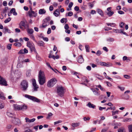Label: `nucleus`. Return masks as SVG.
I'll return each instance as SVG.
<instances>
[{
	"instance_id": "obj_50",
	"label": "nucleus",
	"mask_w": 132,
	"mask_h": 132,
	"mask_svg": "<svg viewBox=\"0 0 132 132\" xmlns=\"http://www.w3.org/2000/svg\"><path fill=\"white\" fill-rule=\"evenodd\" d=\"M41 37L43 38L44 40L46 42L48 41V38L47 37H44L43 36Z\"/></svg>"
},
{
	"instance_id": "obj_53",
	"label": "nucleus",
	"mask_w": 132,
	"mask_h": 132,
	"mask_svg": "<svg viewBox=\"0 0 132 132\" xmlns=\"http://www.w3.org/2000/svg\"><path fill=\"white\" fill-rule=\"evenodd\" d=\"M64 28L65 29H69V27L68 25L67 24H66L64 26Z\"/></svg>"
},
{
	"instance_id": "obj_8",
	"label": "nucleus",
	"mask_w": 132,
	"mask_h": 132,
	"mask_svg": "<svg viewBox=\"0 0 132 132\" xmlns=\"http://www.w3.org/2000/svg\"><path fill=\"white\" fill-rule=\"evenodd\" d=\"M7 83L5 79L0 76V85L6 86L7 85Z\"/></svg>"
},
{
	"instance_id": "obj_64",
	"label": "nucleus",
	"mask_w": 132,
	"mask_h": 132,
	"mask_svg": "<svg viewBox=\"0 0 132 132\" xmlns=\"http://www.w3.org/2000/svg\"><path fill=\"white\" fill-rule=\"evenodd\" d=\"M103 50L105 51L106 52H108V48L106 47H103Z\"/></svg>"
},
{
	"instance_id": "obj_51",
	"label": "nucleus",
	"mask_w": 132,
	"mask_h": 132,
	"mask_svg": "<svg viewBox=\"0 0 132 132\" xmlns=\"http://www.w3.org/2000/svg\"><path fill=\"white\" fill-rule=\"evenodd\" d=\"M84 120L85 121H86L87 120H89L90 118L89 117H87V118H86V117H84L83 118Z\"/></svg>"
},
{
	"instance_id": "obj_37",
	"label": "nucleus",
	"mask_w": 132,
	"mask_h": 132,
	"mask_svg": "<svg viewBox=\"0 0 132 132\" xmlns=\"http://www.w3.org/2000/svg\"><path fill=\"white\" fill-rule=\"evenodd\" d=\"M79 124L78 123H73L71 124V126L73 127H75L78 126Z\"/></svg>"
},
{
	"instance_id": "obj_20",
	"label": "nucleus",
	"mask_w": 132,
	"mask_h": 132,
	"mask_svg": "<svg viewBox=\"0 0 132 132\" xmlns=\"http://www.w3.org/2000/svg\"><path fill=\"white\" fill-rule=\"evenodd\" d=\"M60 13L59 10H56L54 12V14L56 16H57L59 15Z\"/></svg>"
},
{
	"instance_id": "obj_34",
	"label": "nucleus",
	"mask_w": 132,
	"mask_h": 132,
	"mask_svg": "<svg viewBox=\"0 0 132 132\" xmlns=\"http://www.w3.org/2000/svg\"><path fill=\"white\" fill-rule=\"evenodd\" d=\"M14 45L17 47H20L21 46V44L19 42L16 43H14Z\"/></svg>"
},
{
	"instance_id": "obj_60",
	"label": "nucleus",
	"mask_w": 132,
	"mask_h": 132,
	"mask_svg": "<svg viewBox=\"0 0 132 132\" xmlns=\"http://www.w3.org/2000/svg\"><path fill=\"white\" fill-rule=\"evenodd\" d=\"M106 84L109 87H110L112 86L111 84L108 82H106Z\"/></svg>"
},
{
	"instance_id": "obj_58",
	"label": "nucleus",
	"mask_w": 132,
	"mask_h": 132,
	"mask_svg": "<svg viewBox=\"0 0 132 132\" xmlns=\"http://www.w3.org/2000/svg\"><path fill=\"white\" fill-rule=\"evenodd\" d=\"M74 9L75 11H77L79 10V8L77 6H76L74 8Z\"/></svg>"
},
{
	"instance_id": "obj_18",
	"label": "nucleus",
	"mask_w": 132,
	"mask_h": 132,
	"mask_svg": "<svg viewBox=\"0 0 132 132\" xmlns=\"http://www.w3.org/2000/svg\"><path fill=\"white\" fill-rule=\"evenodd\" d=\"M46 12V11L44 9H41L39 11V13L40 14H44Z\"/></svg>"
},
{
	"instance_id": "obj_25",
	"label": "nucleus",
	"mask_w": 132,
	"mask_h": 132,
	"mask_svg": "<svg viewBox=\"0 0 132 132\" xmlns=\"http://www.w3.org/2000/svg\"><path fill=\"white\" fill-rule=\"evenodd\" d=\"M87 106L89 107H95V106L93 104H92L90 102H89L87 105Z\"/></svg>"
},
{
	"instance_id": "obj_40",
	"label": "nucleus",
	"mask_w": 132,
	"mask_h": 132,
	"mask_svg": "<svg viewBox=\"0 0 132 132\" xmlns=\"http://www.w3.org/2000/svg\"><path fill=\"white\" fill-rule=\"evenodd\" d=\"M119 111L118 110H116L115 111H112V115L113 116L116 114H118Z\"/></svg>"
},
{
	"instance_id": "obj_19",
	"label": "nucleus",
	"mask_w": 132,
	"mask_h": 132,
	"mask_svg": "<svg viewBox=\"0 0 132 132\" xmlns=\"http://www.w3.org/2000/svg\"><path fill=\"white\" fill-rule=\"evenodd\" d=\"M106 41L109 42H113L114 41V39L112 38L109 37L107 38Z\"/></svg>"
},
{
	"instance_id": "obj_54",
	"label": "nucleus",
	"mask_w": 132,
	"mask_h": 132,
	"mask_svg": "<svg viewBox=\"0 0 132 132\" xmlns=\"http://www.w3.org/2000/svg\"><path fill=\"white\" fill-rule=\"evenodd\" d=\"M73 15V13L72 12H69L68 13V16H71Z\"/></svg>"
},
{
	"instance_id": "obj_32",
	"label": "nucleus",
	"mask_w": 132,
	"mask_h": 132,
	"mask_svg": "<svg viewBox=\"0 0 132 132\" xmlns=\"http://www.w3.org/2000/svg\"><path fill=\"white\" fill-rule=\"evenodd\" d=\"M44 43L42 41H39L37 43V44L39 46H43L44 45Z\"/></svg>"
},
{
	"instance_id": "obj_16",
	"label": "nucleus",
	"mask_w": 132,
	"mask_h": 132,
	"mask_svg": "<svg viewBox=\"0 0 132 132\" xmlns=\"http://www.w3.org/2000/svg\"><path fill=\"white\" fill-rule=\"evenodd\" d=\"M3 32L5 33L6 32H8L9 33H10L11 32V30L9 29L7 27H4L3 29Z\"/></svg>"
},
{
	"instance_id": "obj_35",
	"label": "nucleus",
	"mask_w": 132,
	"mask_h": 132,
	"mask_svg": "<svg viewBox=\"0 0 132 132\" xmlns=\"http://www.w3.org/2000/svg\"><path fill=\"white\" fill-rule=\"evenodd\" d=\"M8 9V7H5L4 9L3 12L2 13H6Z\"/></svg>"
},
{
	"instance_id": "obj_6",
	"label": "nucleus",
	"mask_w": 132,
	"mask_h": 132,
	"mask_svg": "<svg viewBox=\"0 0 132 132\" xmlns=\"http://www.w3.org/2000/svg\"><path fill=\"white\" fill-rule=\"evenodd\" d=\"M56 82L57 80L56 79L54 78H52L48 81L47 86L49 87H52Z\"/></svg>"
},
{
	"instance_id": "obj_22",
	"label": "nucleus",
	"mask_w": 132,
	"mask_h": 132,
	"mask_svg": "<svg viewBox=\"0 0 132 132\" xmlns=\"http://www.w3.org/2000/svg\"><path fill=\"white\" fill-rule=\"evenodd\" d=\"M106 24L108 26H110L112 27H114L116 26V24L114 23H107Z\"/></svg>"
},
{
	"instance_id": "obj_23",
	"label": "nucleus",
	"mask_w": 132,
	"mask_h": 132,
	"mask_svg": "<svg viewBox=\"0 0 132 132\" xmlns=\"http://www.w3.org/2000/svg\"><path fill=\"white\" fill-rule=\"evenodd\" d=\"M27 28V32L30 35L32 34L34 31L32 29H29V28Z\"/></svg>"
},
{
	"instance_id": "obj_2",
	"label": "nucleus",
	"mask_w": 132,
	"mask_h": 132,
	"mask_svg": "<svg viewBox=\"0 0 132 132\" xmlns=\"http://www.w3.org/2000/svg\"><path fill=\"white\" fill-rule=\"evenodd\" d=\"M56 89L57 95L61 97L63 96L64 92L63 87L62 86H58L57 87Z\"/></svg>"
},
{
	"instance_id": "obj_9",
	"label": "nucleus",
	"mask_w": 132,
	"mask_h": 132,
	"mask_svg": "<svg viewBox=\"0 0 132 132\" xmlns=\"http://www.w3.org/2000/svg\"><path fill=\"white\" fill-rule=\"evenodd\" d=\"M32 82L33 86V91H36L37 90V89L39 87L36 83V80L34 79H33L32 80Z\"/></svg>"
},
{
	"instance_id": "obj_55",
	"label": "nucleus",
	"mask_w": 132,
	"mask_h": 132,
	"mask_svg": "<svg viewBox=\"0 0 132 132\" xmlns=\"http://www.w3.org/2000/svg\"><path fill=\"white\" fill-rule=\"evenodd\" d=\"M73 4V3L72 2H70L69 3L68 5V7L69 8H71Z\"/></svg>"
},
{
	"instance_id": "obj_63",
	"label": "nucleus",
	"mask_w": 132,
	"mask_h": 132,
	"mask_svg": "<svg viewBox=\"0 0 132 132\" xmlns=\"http://www.w3.org/2000/svg\"><path fill=\"white\" fill-rule=\"evenodd\" d=\"M51 29L50 28H48V31L47 33V34H49L51 33Z\"/></svg>"
},
{
	"instance_id": "obj_27",
	"label": "nucleus",
	"mask_w": 132,
	"mask_h": 132,
	"mask_svg": "<svg viewBox=\"0 0 132 132\" xmlns=\"http://www.w3.org/2000/svg\"><path fill=\"white\" fill-rule=\"evenodd\" d=\"M97 12L101 16H103V14L101 10L100 9H98L97 10Z\"/></svg>"
},
{
	"instance_id": "obj_26",
	"label": "nucleus",
	"mask_w": 132,
	"mask_h": 132,
	"mask_svg": "<svg viewBox=\"0 0 132 132\" xmlns=\"http://www.w3.org/2000/svg\"><path fill=\"white\" fill-rule=\"evenodd\" d=\"M60 21L62 23H64V22L65 23H66L67 21V19L66 18H63L61 19Z\"/></svg>"
},
{
	"instance_id": "obj_29",
	"label": "nucleus",
	"mask_w": 132,
	"mask_h": 132,
	"mask_svg": "<svg viewBox=\"0 0 132 132\" xmlns=\"http://www.w3.org/2000/svg\"><path fill=\"white\" fill-rule=\"evenodd\" d=\"M7 115L8 116H9V117L12 118L13 117L14 114L12 113L11 112H7Z\"/></svg>"
},
{
	"instance_id": "obj_39",
	"label": "nucleus",
	"mask_w": 132,
	"mask_h": 132,
	"mask_svg": "<svg viewBox=\"0 0 132 132\" xmlns=\"http://www.w3.org/2000/svg\"><path fill=\"white\" fill-rule=\"evenodd\" d=\"M85 48L87 52H89V47L88 45H85Z\"/></svg>"
},
{
	"instance_id": "obj_46",
	"label": "nucleus",
	"mask_w": 132,
	"mask_h": 132,
	"mask_svg": "<svg viewBox=\"0 0 132 132\" xmlns=\"http://www.w3.org/2000/svg\"><path fill=\"white\" fill-rule=\"evenodd\" d=\"M4 104L2 101H0V107H3L4 106Z\"/></svg>"
},
{
	"instance_id": "obj_5",
	"label": "nucleus",
	"mask_w": 132,
	"mask_h": 132,
	"mask_svg": "<svg viewBox=\"0 0 132 132\" xmlns=\"http://www.w3.org/2000/svg\"><path fill=\"white\" fill-rule=\"evenodd\" d=\"M24 97L34 102H40L39 99L34 96H31L28 94H25L24 95Z\"/></svg>"
},
{
	"instance_id": "obj_15",
	"label": "nucleus",
	"mask_w": 132,
	"mask_h": 132,
	"mask_svg": "<svg viewBox=\"0 0 132 132\" xmlns=\"http://www.w3.org/2000/svg\"><path fill=\"white\" fill-rule=\"evenodd\" d=\"M84 60L82 55H81L78 57V61L80 63H82L84 62Z\"/></svg>"
},
{
	"instance_id": "obj_62",
	"label": "nucleus",
	"mask_w": 132,
	"mask_h": 132,
	"mask_svg": "<svg viewBox=\"0 0 132 132\" xmlns=\"http://www.w3.org/2000/svg\"><path fill=\"white\" fill-rule=\"evenodd\" d=\"M90 13L92 14H94L96 13V11L93 10H92L91 11Z\"/></svg>"
},
{
	"instance_id": "obj_41",
	"label": "nucleus",
	"mask_w": 132,
	"mask_h": 132,
	"mask_svg": "<svg viewBox=\"0 0 132 132\" xmlns=\"http://www.w3.org/2000/svg\"><path fill=\"white\" fill-rule=\"evenodd\" d=\"M12 46V45L11 44H8L7 46V48L8 50H10Z\"/></svg>"
},
{
	"instance_id": "obj_31",
	"label": "nucleus",
	"mask_w": 132,
	"mask_h": 132,
	"mask_svg": "<svg viewBox=\"0 0 132 132\" xmlns=\"http://www.w3.org/2000/svg\"><path fill=\"white\" fill-rule=\"evenodd\" d=\"M114 13L113 11H109L107 13L108 15L109 16H111L113 15Z\"/></svg>"
},
{
	"instance_id": "obj_1",
	"label": "nucleus",
	"mask_w": 132,
	"mask_h": 132,
	"mask_svg": "<svg viewBox=\"0 0 132 132\" xmlns=\"http://www.w3.org/2000/svg\"><path fill=\"white\" fill-rule=\"evenodd\" d=\"M38 81L41 85H43L46 82V77L44 72L40 70L38 75Z\"/></svg>"
},
{
	"instance_id": "obj_33",
	"label": "nucleus",
	"mask_w": 132,
	"mask_h": 132,
	"mask_svg": "<svg viewBox=\"0 0 132 132\" xmlns=\"http://www.w3.org/2000/svg\"><path fill=\"white\" fill-rule=\"evenodd\" d=\"M113 31L114 32L120 33L121 32V30H119L118 29H114L113 30Z\"/></svg>"
},
{
	"instance_id": "obj_61",
	"label": "nucleus",
	"mask_w": 132,
	"mask_h": 132,
	"mask_svg": "<svg viewBox=\"0 0 132 132\" xmlns=\"http://www.w3.org/2000/svg\"><path fill=\"white\" fill-rule=\"evenodd\" d=\"M22 65H21L20 63H18L17 65V68H19L22 67Z\"/></svg>"
},
{
	"instance_id": "obj_59",
	"label": "nucleus",
	"mask_w": 132,
	"mask_h": 132,
	"mask_svg": "<svg viewBox=\"0 0 132 132\" xmlns=\"http://www.w3.org/2000/svg\"><path fill=\"white\" fill-rule=\"evenodd\" d=\"M118 12L119 14H123L124 13V12L121 11H118Z\"/></svg>"
},
{
	"instance_id": "obj_38",
	"label": "nucleus",
	"mask_w": 132,
	"mask_h": 132,
	"mask_svg": "<svg viewBox=\"0 0 132 132\" xmlns=\"http://www.w3.org/2000/svg\"><path fill=\"white\" fill-rule=\"evenodd\" d=\"M53 115V114L51 112H50L48 113V116L46 117L47 119H48L50 117L52 116Z\"/></svg>"
},
{
	"instance_id": "obj_56",
	"label": "nucleus",
	"mask_w": 132,
	"mask_h": 132,
	"mask_svg": "<svg viewBox=\"0 0 132 132\" xmlns=\"http://www.w3.org/2000/svg\"><path fill=\"white\" fill-rule=\"evenodd\" d=\"M50 20V17H47L46 18V19H45L44 20V21H48Z\"/></svg>"
},
{
	"instance_id": "obj_36",
	"label": "nucleus",
	"mask_w": 132,
	"mask_h": 132,
	"mask_svg": "<svg viewBox=\"0 0 132 132\" xmlns=\"http://www.w3.org/2000/svg\"><path fill=\"white\" fill-rule=\"evenodd\" d=\"M11 20V18L10 17L6 19L4 21V22L5 23H7L9 22Z\"/></svg>"
},
{
	"instance_id": "obj_28",
	"label": "nucleus",
	"mask_w": 132,
	"mask_h": 132,
	"mask_svg": "<svg viewBox=\"0 0 132 132\" xmlns=\"http://www.w3.org/2000/svg\"><path fill=\"white\" fill-rule=\"evenodd\" d=\"M129 132H132V124L129 125L128 126Z\"/></svg>"
},
{
	"instance_id": "obj_48",
	"label": "nucleus",
	"mask_w": 132,
	"mask_h": 132,
	"mask_svg": "<svg viewBox=\"0 0 132 132\" xmlns=\"http://www.w3.org/2000/svg\"><path fill=\"white\" fill-rule=\"evenodd\" d=\"M46 64L51 69H52V70H53V69L51 67L50 65V63H49L47 62Z\"/></svg>"
},
{
	"instance_id": "obj_21",
	"label": "nucleus",
	"mask_w": 132,
	"mask_h": 132,
	"mask_svg": "<svg viewBox=\"0 0 132 132\" xmlns=\"http://www.w3.org/2000/svg\"><path fill=\"white\" fill-rule=\"evenodd\" d=\"M0 98L2 100H5V97H4V94L0 91Z\"/></svg>"
},
{
	"instance_id": "obj_24",
	"label": "nucleus",
	"mask_w": 132,
	"mask_h": 132,
	"mask_svg": "<svg viewBox=\"0 0 132 132\" xmlns=\"http://www.w3.org/2000/svg\"><path fill=\"white\" fill-rule=\"evenodd\" d=\"M91 89L93 92L94 95L97 96L100 95V93L97 91L95 90V89Z\"/></svg>"
},
{
	"instance_id": "obj_49",
	"label": "nucleus",
	"mask_w": 132,
	"mask_h": 132,
	"mask_svg": "<svg viewBox=\"0 0 132 132\" xmlns=\"http://www.w3.org/2000/svg\"><path fill=\"white\" fill-rule=\"evenodd\" d=\"M30 36L31 38L33 40H34L36 42V40L35 39L34 37L32 34H31L30 35Z\"/></svg>"
},
{
	"instance_id": "obj_43",
	"label": "nucleus",
	"mask_w": 132,
	"mask_h": 132,
	"mask_svg": "<svg viewBox=\"0 0 132 132\" xmlns=\"http://www.w3.org/2000/svg\"><path fill=\"white\" fill-rule=\"evenodd\" d=\"M123 61H125V60H128L129 61H130V60L128 59V58L127 56H124L123 57Z\"/></svg>"
},
{
	"instance_id": "obj_44",
	"label": "nucleus",
	"mask_w": 132,
	"mask_h": 132,
	"mask_svg": "<svg viewBox=\"0 0 132 132\" xmlns=\"http://www.w3.org/2000/svg\"><path fill=\"white\" fill-rule=\"evenodd\" d=\"M101 54V52L99 50H98L96 53V54L98 56H99Z\"/></svg>"
},
{
	"instance_id": "obj_17",
	"label": "nucleus",
	"mask_w": 132,
	"mask_h": 132,
	"mask_svg": "<svg viewBox=\"0 0 132 132\" xmlns=\"http://www.w3.org/2000/svg\"><path fill=\"white\" fill-rule=\"evenodd\" d=\"M10 13H13V14L14 15H16L17 14L15 12V10L14 8H12L10 10Z\"/></svg>"
},
{
	"instance_id": "obj_11",
	"label": "nucleus",
	"mask_w": 132,
	"mask_h": 132,
	"mask_svg": "<svg viewBox=\"0 0 132 132\" xmlns=\"http://www.w3.org/2000/svg\"><path fill=\"white\" fill-rule=\"evenodd\" d=\"M28 14L30 17L34 16L35 17L36 16L37 14L32 10V9L31 8L28 12Z\"/></svg>"
},
{
	"instance_id": "obj_4",
	"label": "nucleus",
	"mask_w": 132,
	"mask_h": 132,
	"mask_svg": "<svg viewBox=\"0 0 132 132\" xmlns=\"http://www.w3.org/2000/svg\"><path fill=\"white\" fill-rule=\"evenodd\" d=\"M26 21H21L19 24L20 28L22 30H24L25 29L28 28L29 27L28 24H26Z\"/></svg>"
},
{
	"instance_id": "obj_7",
	"label": "nucleus",
	"mask_w": 132,
	"mask_h": 132,
	"mask_svg": "<svg viewBox=\"0 0 132 132\" xmlns=\"http://www.w3.org/2000/svg\"><path fill=\"white\" fill-rule=\"evenodd\" d=\"M27 46L30 48L31 52H32L33 51L35 52L36 53V50L35 48L34 45L33 43L29 42H27Z\"/></svg>"
},
{
	"instance_id": "obj_42",
	"label": "nucleus",
	"mask_w": 132,
	"mask_h": 132,
	"mask_svg": "<svg viewBox=\"0 0 132 132\" xmlns=\"http://www.w3.org/2000/svg\"><path fill=\"white\" fill-rule=\"evenodd\" d=\"M123 77L125 78L129 79L130 78V76L129 75H123Z\"/></svg>"
},
{
	"instance_id": "obj_3",
	"label": "nucleus",
	"mask_w": 132,
	"mask_h": 132,
	"mask_svg": "<svg viewBox=\"0 0 132 132\" xmlns=\"http://www.w3.org/2000/svg\"><path fill=\"white\" fill-rule=\"evenodd\" d=\"M20 85L23 91L26 90L28 87V82L26 80H23L21 82Z\"/></svg>"
},
{
	"instance_id": "obj_45",
	"label": "nucleus",
	"mask_w": 132,
	"mask_h": 132,
	"mask_svg": "<svg viewBox=\"0 0 132 132\" xmlns=\"http://www.w3.org/2000/svg\"><path fill=\"white\" fill-rule=\"evenodd\" d=\"M125 24V23L123 22H121L119 25V26L121 28H123V26Z\"/></svg>"
},
{
	"instance_id": "obj_13",
	"label": "nucleus",
	"mask_w": 132,
	"mask_h": 132,
	"mask_svg": "<svg viewBox=\"0 0 132 132\" xmlns=\"http://www.w3.org/2000/svg\"><path fill=\"white\" fill-rule=\"evenodd\" d=\"M49 24V23L48 21H44V20L43 21V23L42 24V26L40 27V28L42 27L43 28H45L46 27L48 26Z\"/></svg>"
},
{
	"instance_id": "obj_10",
	"label": "nucleus",
	"mask_w": 132,
	"mask_h": 132,
	"mask_svg": "<svg viewBox=\"0 0 132 132\" xmlns=\"http://www.w3.org/2000/svg\"><path fill=\"white\" fill-rule=\"evenodd\" d=\"M12 122L14 125L18 126L20 125L21 124L20 121L18 118H14L12 120Z\"/></svg>"
},
{
	"instance_id": "obj_52",
	"label": "nucleus",
	"mask_w": 132,
	"mask_h": 132,
	"mask_svg": "<svg viewBox=\"0 0 132 132\" xmlns=\"http://www.w3.org/2000/svg\"><path fill=\"white\" fill-rule=\"evenodd\" d=\"M96 86L98 87L100 89L102 90H103V88H102L100 85H98Z\"/></svg>"
},
{
	"instance_id": "obj_12",
	"label": "nucleus",
	"mask_w": 132,
	"mask_h": 132,
	"mask_svg": "<svg viewBox=\"0 0 132 132\" xmlns=\"http://www.w3.org/2000/svg\"><path fill=\"white\" fill-rule=\"evenodd\" d=\"M100 64L101 66L107 67H111L112 65V64L111 63H106L105 62H100Z\"/></svg>"
},
{
	"instance_id": "obj_30",
	"label": "nucleus",
	"mask_w": 132,
	"mask_h": 132,
	"mask_svg": "<svg viewBox=\"0 0 132 132\" xmlns=\"http://www.w3.org/2000/svg\"><path fill=\"white\" fill-rule=\"evenodd\" d=\"M13 107H27V106L24 105L23 106H20L19 105L16 104H14L13 105Z\"/></svg>"
},
{
	"instance_id": "obj_47",
	"label": "nucleus",
	"mask_w": 132,
	"mask_h": 132,
	"mask_svg": "<svg viewBox=\"0 0 132 132\" xmlns=\"http://www.w3.org/2000/svg\"><path fill=\"white\" fill-rule=\"evenodd\" d=\"M62 122V121L61 120H58L57 121L54 122V125H56L59 123H61Z\"/></svg>"
},
{
	"instance_id": "obj_57",
	"label": "nucleus",
	"mask_w": 132,
	"mask_h": 132,
	"mask_svg": "<svg viewBox=\"0 0 132 132\" xmlns=\"http://www.w3.org/2000/svg\"><path fill=\"white\" fill-rule=\"evenodd\" d=\"M118 87L121 90H123L125 89V87H120L119 86H118Z\"/></svg>"
},
{
	"instance_id": "obj_14",
	"label": "nucleus",
	"mask_w": 132,
	"mask_h": 132,
	"mask_svg": "<svg viewBox=\"0 0 132 132\" xmlns=\"http://www.w3.org/2000/svg\"><path fill=\"white\" fill-rule=\"evenodd\" d=\"M27 108H14V110L16 111H20L22 112L27 110Z\"/></svg>"
}]
</instances>
